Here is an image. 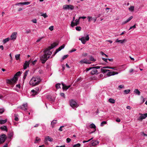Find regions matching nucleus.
Here are the masks:
<instances>
[{
	"instance_id": "f257e3e1",
	"label": "nucleus",
	"mask_w": 147,
	"mask_h": 147,
	"mask_svg": "<svg viewBox=\"0 0 147 147\" xmlns=\"http://www.w3.org/2000/svg\"><path fill=\"white\" fill-rule=\"evenodd\" d=\"M21 74V73L20 71L17 72L12 78L10 80L7 79L6 80L7 83L10 85H14V84L18 80L17 76H20Z\"/></svg>"
},
{
	"instance_id": "f03ea898",
	"label": "nucleus",
	"mask_w": 147,
	"mask_h": 147,
	"mask_svg": "<svg viewBox=\"0 0 147 147\" xmlns=\"http://www.w3.org/2000/svg\"><path fill=\"white\" fill-rule=\"evenodd\" d=\"M41 81L39 77L37 78L33 77L30 80L29 84L30 85L33 86H35L38 84Z\"/></svg>"
},
{
	"instance_id": "7ed1b4c3",
	"label": "nucleus",
	"mask_w": 147,
	"mask_h": 147,
	"mask_svg": "<svg viewBox=\"0 0 147 147\" xmlns=\"http://www.w3.org/2000/svg\"><path fill=\"white\" fill-rule=\"evenodd\" d=\"M58 44V43H57L56 42L53 43L52 44H51L50 46H49L48 48L45 49L43 51V53L45 54H47V51L57 45Z\"/></svg>"
},
{
	"instance_id": "20e7f679",
	"label": "nucleus",
	"mask_w": 147,
	"mask_h": 147,
	"mask_svg": "<svg viewBox=\"0 0 147 147\" xmlns=\"http://www.w3.org/2000/svg\"><path fill=\"white\" fill-rule=\"evenodd\" d=\"M49 57V56L47 57V54H44L43 55L41 56L40 57V59L42 63V64L45 63Z\"/></svg>"
},
{
	"instance_id": "39448f33",
	"label": "nucleus",
	"mask_w": 147,
	"mask_h": 147,
	"mask_svg": "<svg viewBox=\"0 0 147 147\" xmlns=\"http://www.w3.org/2000/svg\"><path fill=\"white\" fill-rule=\"evenodd\" d=\"M89 35H88L86 37H82L81 38H80L79 40H81L82 43L83 44H85L86 41L89 40Z\"/></svg>"
},
{
	"instance_id": "423d86ee",
	"label": "nucleus",
	"mask_w": 147,
	"mask_h": 147,
	"mask_svg": "<svg viewBox=\"0 0 147 147\" xmlns=\"http://www.w3.org/2000/svg\"><path fill=\"white\" fill-rule=\"evenodd\" d=\"M63 8L64 9H71L73 10L74 8V7L71 5H65L63 6Z\"/></svg>"
},
{
	"instance_id": "0eeeda50",
	"label": "nucleus",
	"mask_w": 147,
	"mask_h": 147,
	"mask_svg": "<svg viewBox=\"0 0 147 147\" xmlns=\"http://www.w3.org/2000/svg\"><path fill=\"white\" fill-rule=\"evenodd\" d=\"M7 137L5 134H3L1 136L0 139V144L3 143L6 139Z\"/></svg>"
},
{
	"instance_id": "6e6552de",
	"label": "nucleus",
	"mask_w": 147,
	"mask_h": 147,
	"mask_svg": "<svg viewBox=\"0 0 147 147\" xmlns=\"http://www.w3.org/2000/svg\"><path fill=\"white\" fill-rule=\"evenodd\" d=\"M70 106L73 108L77 107V104L76 101L73 100L70 101Z\"/></svg>"
},
{
	"instance_id": "1a4fd4ad",
	"label": "nucleus",
	"mask_w": 147,
	"mask_h": 147,
	"mask_svg": "<svg viewBox=\"0 0 147 147\" xmlns=\"http://www.w3.org/2000/svg\"><path fill=\"white\" fill-rule=\"evenodd\" d=\"M31 59L30 60L28 61H26L25 63H24L23 65V69H26L27 67H29V63H30Z\"/></svg>"
},
{
	"instance_id": "9d476101",
	"label": "nucleus",
	"mask_w": 147,
	"mask_h": 147,
	"mask_svg": "<svg viewBox=\"0 0 147 147\" xmlns=\"http://www.w3.org/2000/svg\"><path fill=\"white\" fill-rule=\"evenodd\" d=\"M140 116L138 118V120L140 121H142L143 119H145L146 117L145 116L144 114L139 113Z\"/></svg>"
},
{
	"instance_id": "9b49d317",
	"label": "nucleus",
	"mask_w": 147,
	"mask_h": 147,
	"mask_svg": "<svg viewBox=\"0 0 147 147\" xmlns=\"http://www.w3.org/2000/svg\"><path fill=\"white\" fill-rule=\"evenodd\" d=\"M92 69L91 71L90 72V74L91 75H94L95 74H98V71L96 69H95L94 67H92Z\"/></svg>"
},
{
	"instance_id": "f8f14e48",
	"label": "nucleus",
	"mask_w": 147,
	"mask_h": 147,
	"mask_svg": "<svg viewBox=\"0 0 147 147\" xmlns=\"http://www.w3.org/2000/svg\"><path fill=\"white\" fill-rule=\"evenodd\" d=\"M118 73L117 72L115 71H110L108 72L107 74V75L108 76H113L115 74H117Z\"/></svg>"
},
{
	"instance_id": "ddd939ff",
	"label": "nucleus",
	"mask_w": 147,
	"mask_h": 147,
	"mask_svg": "<svg viewBox=\"0 0 147 147\" xmlns=\"http://www.w3.org/2000/svg\"><path fill=\"white\" fill-rule=\"evenodd\" d=\"M27 103H26L25 104H24L22 106H20L19 107V108L22 110L25 111L27 110Z\"/></svg>"
},
{
	"instance_id": "4468645a",
	"label": "nucleus",
	"mask_w": 147,
	"mask_h": 147,
	"mask_svg": "<svg viewBox=\"0 0 147 147\" xmlns=\"http://www.w3.org/2000/svg\"><path fill=\"white\" fill-rule=\"evenodd\" d=\"M17 34V32H13L11 36V39L13 40L15 39L16 38V35Z\"/></svg>"
},
{
	"instance_id": "2eb2a0df",
	"label": "nucleus",
	"mask_w": 147,
	"mask_h": 147,
	"mask_svg": "<svg viewBox=\"0 0 147 147\" xmlns=\"http://www.w3.org/2000/svg\"><path fill=\"white\" fill-rule=\"evenodd\" d=\"M29 70H26L25 72L24 73V76L23 77V81L24 82V80L26 79V77L28 74Z\"/></svg>"
},
{
	"instance_id": "dca6fc26",
	"label": "nucleus",
	"mask_w": 147,
	"mask_h": 147,
	"mask_svg": "<svg viewBox=\"0 0 147 147\" xmlns=\"http://www.w3.org/2000/svg\"><path fill=\"white\" fill-rule=\"evenodd\" d=\"M79 63H82V64L83 63H85L87 64H89L90 63L87 61V59H84L83 60H81L80 61Z\"/></svg>"
},
{
	"instance_id": "f3484780",
	"label": "nucleus",
	"mask_w": 147,
	"mask_h": 147,
	"mask_svg": "<svg viewBox=\"0 0 147 147\" xmlns=\"http://www.w3.org/2000/svg\"><path fill=\"white\" fill-rule=\"evenodd\" d=\"M127 40L125 39L123 40H119L118 39H117L115 42H120L121 43H123L124 42L126 41Z\"/></svg>"
},
{
	"instance_id": "a211bd4d",
	"label": "nucleus",
	"mask_w": 147,
	"mask_h": 147,
	"mask_svg": "<svg viewBox=\"0 0 147 147\" xmlns=\"http://www.w3.org/2000/svg\"><path fill=\"white\" fill-rule=\"evenodd\" d=\"M45 140H48L51 142L53 141V139L49 136H47L45 138Z\"/></svg>"
},
{
	"instance_id": "6ab92c4d",
	"label": "nucleus",
	"mask_w": 147,
	"mask_h": 147,
	"mask_svg": "<svg viewBox=\"0 0 147 147\" xmlns=\"http://www.w3.org/2000/svg\"><path fill=\"white\" fill-rule=\"evenodd\" d=\"M61 84L63 86L62 89L63 90H67L68 89V88H67V86L65 85L63 83H62Z\"/></svg>"
},
{
	"instance_id": "aec40b11",
	"label": "nucleus",
	"mask_w": 147,
	"mask_h": 147,
	"mask_svg": "<svg viewBox=\"0 0 147 147\" xmlns=\"http://www.w3.org/2000/svg\"><path fill=\"white\" fill-rule=\"evenodd\" d=\"M99 142L98 141H95L91 143V146H95Z\"/></svg>"
},
{
	"instance_id": "412c9836",
	"label": "nucleus",
	"mask_w": 147,
	"mask_h": 147,
	"mask_svg": "<svg viewBox=\"0 0 147 147\" xmlns=\"http://www.w3.org/2000/svg\"><path fill=\"white\" fill-rule=\"evenodd\" d=\"M57 123V120H53L51 123V125L52 126V127L53 128L54 127V125L56 124Z\"/></svg>"
},
{
	"instance_id": "4be33fe9",
	"label": "nucleus",
	"mask_w": 147,
	"mask_h": 147,
	"mask_svg": "<svg viewBox=\"0 0 147 147\" xmlns=\"http://www.w3.org/2000/svg\"><path fill=\"white\" fill-rule=\"evenodd\" d=\"M0 129L2 130H5L7 131V128L6 126H3L0 127Z\"/></svg>"
},
{
	"instance_id": "5701e85b",
	"label": "nucleus",
	"mask_w": 147,
	"mask_h": 147,
	"mask_svg": "<svg viewBox=\"0 0 147 147\" xmlns=\"http://www.w3.org/2000/svg\"><path fill=\"white\" fill-rule=\"evenodd\" d=\"M13 132L11 131L10 132H9L8 134V137L10 139H11V137L13 136Z\"/></svg>"
},
{
	"instance_id": "b1692460",
	"label": "nucleus",
	"mask_w": 147,
	"mask_h": 147,
	"mask_svg": "<svg viewBox=\"0 0 147 147\" xmlns=\"http://www.w3.org/2000/svg\"><path fill=\"white\" fill-rule=\"evenodd\" d=\"M78 24L77 23L75 22H74L73 21H72L71 23V27H73L74 26H77Z\"/></svg>"
},
{
	"instance_id": "393cba45",
	"label": "nucleus",
	"mask_w": 147,
	"mask_h": 147,
	"mask_svg": "<svg viewBox=\"0 0 147 147\" xmlns=\"http://www.w3.org/2000/svg\"><path fill=\"white\" fill-rule=\"evenodd\" d=\"M108 101L112 103H114L115 102V100L114 99L111 98L109 99Z\"/></svg>"
},
{
	"instance_id": "a878e982",
	"label": "nucleus",
	"mask_w": 147,
	"mask_h": 147,
	"mask_svg": "<svg viewBox=\"0 0 147 147\" xmlns=\"http://www.w3.org/2000/svg\"><path fill=\"white\" fill-rule=\"evenodd\" d=\"M10 40L9 38H7L4 39L3 40V42L4 44L5 43L7 42H8Z\"/></svg>"
},
{
	"instance_id": "bb28decb",
	"label": "nucleus",
	"mask_w": 147,
	"mask_h": 147,
	"mask_svg": "<svg viewBox=\"0 0 147 147\" xmlns=\"http://www.w3.org/2000/svg\"><path fill=\"white\" fill-rule=\"evenodd\" d=\"M134 92L138 94V95H140V92L138 89H135L134 91Z\"/></svg>"
},
{
	"instance_id": "cd10ccee",
	"label": "nucleus",
	"mask_w": 147,
	"mask_h": 147,
	"mask_svg": "<svg viewBox=\"0 0 147 147\" xmlns=\"http://www.w3.org/2000/svg\"><path fill=\"white\" fill-rule=\"evenodd\" d=\"M7 121V120H0V124H3L5 123Z\"/></svg>"
},
{
	"instance_id": "c85d7f7f",
	"label": "nucleus",
	"mask_w": 147,
	"mask_h": 147,
	"mask_svg": "<svg viewBox=\"0 0 147 147\" xmlns=\"http://www.w3.org/2000/svg\"><path fill=\"white\" fill-rule=\"evenodd\" d=\"M90 59L91 61L93 62H94L96 61V60L92 56H90Z\"/></svg>"
},
{
	"instance_id": "c756f323",
	"label": "nucleus",
	"mask_w": 147,
	"mask_h": 147,
	"mask_svg": "<svg viewBox=\"0 0 147 147\" xmlns=\"http://www.w3.org/2000/svg\"><path fill=\"white\" fill-rule=\"evenodd\" d=\"M90 126V127L91 128H94L95 129H96V126L93 123L91 124Z\"/></svg>"
},
{
	"instance_id": "7c9ffc66",
	"label": "nucleus",
	"mask_w": 147,
	"mask_h": 147,
	"mask_svg": "<svg viewBox=\"0 0 147 147\" xmlns=\"http://www.w3.org/2000/svg\"><path fill=\"white\" fill-rule=\"evenodd\" d=\"M129 9L130 11H133L134 10V7L133 6H131L129 8Z\"/></svg>"
},
{
	"instance_id": "2f4dec72",
	"label": "nucleus",
	"mask_w": 147,
	"mask_h": 147,
	"mask_svg": "<svg viewBox=\"0 0 147 147\" xmlns=\"http://www.w3.org/2000/svg\"><path fill=\"white\" fill-rule=\"evenodd\" d=\"M61 50V49L59 47L58 48L56 49V50L55 51V52L54 55H55L59 51H60Z\"/></svg>"
},
{
	"instance_id": "473e14b6",
	"label": "nucleus",
	"mask_w": 147,
	"mask_h": 147,
	"mask_svg": "<svg viewBox=\"0 0 147 147\" xmlns=\"http://www.w3.org/2000/svg\"><path fill=\"white\" fill-rule=\"evenodd\" d=\"M47 98L48 99H49V100H51L53 101H54L55 100L54 98H52L50 96H48Z\"/></svg>"
},
{
	"instance_id": "72a5a7b5",
	"label": "nucleus",
	"mask_w": 147,
	"mask_h": 147,
	"mask_svg": "<svg viewBox=\"0 0 147 147\" xmlns=\"http://www.w3.org/2000/svg\"><path fill=\"white\" fill-rule=\"evenodd\" d=\"M110 70L109 69H101V71L103 72L104 73H106L107 71H109Z\"/></svg>"
},
{
	"instance_id": "f704fd0d",
	"label": "nucleus",
	"mask_w": 147,
	"mask_h": 147,
	"mask_svg": "<svg viewBox=\"0 0 147 147\" xmlns=\"http://www.w3.org/2000/svg\"><path fill=\"white\" fill-rule=\"evenodd\" d=\"M61 84L60 83H58L56 84L55 85V87L57 89H59L60 88V85Z\"/></svg>"
},
{
	"instance_id": "c9c22d12",
	"label": "nucleus",
	"mask_w": 147,
	"mask_h": 147,
	"mask_svg": "<svg viewBox=\"0 0 147 147\" xmlns=\"http://www.w3.org/2000/svg\"><path fill=\"white\" fill-rule=\"evenodd\" d=\"M40 140V139L38 137H36V138L35 141L34 142L35 143H37Z\"/></svg>"
},
{
	"instance_id": "e433bc0d",
	"label": "nucleus",
	"mask_w": 147,
	"mask_h": 147,
	"mask_svg": "<svg viewBox=\"0 0 147 147\" xmlns=\"http://www.w3.org/2000/svg\"><path fill=\"white\" fill-rule=\"evenodd\" d=\"M20 54L16 55H15V58L16 60H18L20 58Z\"/></svg>"
},
{
	"instance_id": "4c0bfd02",
	"label": "nucleus",
	"mask_w": 147,
	"mask_h": 147,
	"mask_svg": "<svg viewBox=\"0 0 147 147\" xmlns=\"http://www.w3.org/2000/svg\"><path fill=\"white\" fill-rule=\"evenodd\" d=\"M130 90L129 89H127L126 90H125L124 91V92L125 93V94H128L129 93V92H130Z\"/></svg>"
},
{
	"instance_id": "58836bf2",
	"label": "nucleus",
	"mask_w": 147,
	"mask_h": 147,
	"mask_svg": "<svg viewBox=\"0 0 147 147\" xmlns=\"http://www.w3.org/2000/svg\"><path fill=\"white\" fill-rule=\"evenodd\" d=\"M81 146V144L80 143L77 144H75L73 146V147H80Z\"/></svg>"
},
{
	"instance_id": "ea45409f",
	"label": "nucleus",
	"mask_w": 147,
	"mask_h": 147,
	"mask_svg": "<svg viewBox=\"0 0 147 147\" xmlns=\"http://www.w3.org/2000/svg\"><path fill=\"white\" fill-rule=\"evenodd\" d=\"M107 123V122L106 121H102L100 124V126H103L104 124H105Z\"/></svg>"
},
{
	"instance_id": "a19ab883",
	"label": "nucleus",
	"mask_w": 147,
	"mask_h": 147,
	"mask_svg": "<svg viewBox=\"0 0 147 147\" xmlns=\"http://www.w3.org/2000/svg\"><path fill=\"white\" fill-rule=\"evenodd\" d=\"M81 28L80 26H78L76 27V30L78 31H80L81 30Z\"/></svg>"
},
{
	"instance_id": "79ce46f5",
	"label": "nucleus",
	"mask_w": 147,
	"mask_h": 147,
	"mask_svg": "<svg viewBox=\"0 0 147 147\" xmlns=\"http://www.w3.org/2000/svg\"><path fill=\"white\" fill-rule=\"evenodd\" d=\"M41 16H43L44 18H46L48 17V16L47 15L46 13L42 14L41 15Z\"/></svg>"
},
{
	"instance_id": "37998d69",
	"label": "nucleus",
	"mask_w": 147,
	"mask_h": 147,
	"mask_svg": "<svg viewBox=\"0 0 147 147\" xmlns=\"http://www.w3.org/2000/svg\"><path fill=\"white\" fill-rule=\"evenodd\" d=\"M30 3V2H23V5H29Z\"/></svg>"
},
{
	"instance_id": "c03bdc74",
	"label": "nucleus",
	"mask_w": 147,
	"mask_h": 147,
	"mask_svg": "<svg viewBox=\"0 0 147 147\" xmlns=\"http://www.w3.org/2000/svg\"><path fill=\"white\" fill-rule=\"evenodd\" d=\"M69 55H64L62 57V60H64V59H65Z\"/></svg>"
},
{
	"instance_id": "a18cd8bd",
	"label": "nucleus",
	"mask_w": 147,
	"mask_h": 147,
	"mask_svg": "<svg viewBox=\"0 0 147 147\" xmlns=\"http://www.w3.org/2000/svg\"><path fill=\"white\" fill-rule=\"evenodd\" d=\"M17 115V114H14V116H15V117L14 119L16 121H18V117H16V115Z\"/></svg>"
},
{
	"instance_id": "49530a36",
	"label": "nucleus",
	"mask_w": 147,
	"mask_h": 147,
	"mask_svg": "<svg viewBox=\"0 0 147 147\" xmlns=\"http://www.w3.org/2000/svg\"><path fill=\"white\" fill-rule=\"evenodd\" d=\"M64 127V126H62L60 127V128L59 129V130L60 131H63V129H62V128H63Z\"/></svg>"
},
{
	"instance_id": "de8ad7c7",
	"label": "nucleus",
	"mask_w": 147,
	"mask_h": 147,
	"mask_svg": "<svg viewBox=\"0 0 147 147\" xmlns=\"http://www.w3.org/2000/svg\"><path fill=\"white\" fill-rule=\"evenodd\" d=\"M133 18V17L132 16H131L129 18H128L127 20V22H129L131 19H132Z\"/></svg>"
},
{
	"instance_id": "09e8293b",
	"label": "nucleus",
	"mask_w": 147,
	"mask_h": 147,
	"mask_svg": "<svg viewBox=\"0 0 147 147\" xmlns=\"http://www.w3.org/2000/svg\"><path fill=\"white\" fill-rule=\"evenodd\" d=\"M60 95L61 96L63 97V98H65V94L64 93H60Z\"/></svg>"
},
{
	"instance_id": "8fccbe9b",
	"label": "nucleus",
	"mask_w": 147,
	"mask_h": 147,
	"mask_svg": "<svg viewBox=\"0 0 147 147\" xmlns=\"http://www.w3.org/2000/svg\"><path fill=\"white\" fill-rule=\"evenodd\" d=\"M88 22H90L91 20H92V17H90L89 16L88 17Z\"/></svg>"
},
{
	"instance_id": "3c124183",
	"label": "nucleus",
	"mask_w": 147,
	"mask_h": 147,
	"mask_svg": "<svg viewBox=\"0 0 147 147\" xmlns=\"http://www.w3.org/2000/svg\"><path fill=\"white\" fill-rule=\"evenodd\" d=\"M31 32V31L30 29H28L26 30V33L27 34H28V33H30Z\"/></svg>"
},
{
	"instance_id": "603ef678",
	"label": "nucleus",
	"mask_w": 147,
	"mask_h": 147,
	"mask_svg": "<svg viewBox=\"0 0 147 147\" xmlns=\"http://www.w3.org/2000/svg\"><path fill=\"white\" fill-rule=\"evenodd\" d=\"M80 19H79H79H76L75 20L76 23H77V24H79V22H80Z\"/></svg>"
},
{
	"instance_id": "864d4df0",
	"label": "nucleus",
	"mask_w": 147,
	"mask_h": 147,
	"mask_svg": "<svg viewBox=\"0 0 147 147\" xmlns=\"http://www.w3.org/2000/svg\"><path fill=\"white\" fill-rule=\"evenodd\" d=\"M136 28V24L134 25L133 26H131L129 29V30H130L133 28Z\"/></svg>"
},
{
	"instance_id": "5fc2aeb1",
	"label": "nucleus",
	"mask_w": 147,
	"mask_h": 147,
	"mask_svg": "<svg viewBox=\"0 0 147 147\" xmlns=\"http://www.w3.org/2000/svg\"><path fill=\"white\" fill-rule=\"evenodd\" d=\"M49 29L51 31H52L53 30V26H51L50 27H49Z\"/></svg>"
},
{
	"instance_id": "6e6d98bb",
	"label": "nucleus",
	"mask_w": 147,
	"mask_h": 147,
	"mask_svg": "<svg viewBox=\"0 0 147 147\" xmlns=\"http://www.w3.org/2000/svg\"><path fill=\"white\" fill-rule=\"evenodd\" d=\"M66 141L67 143H69L71 141V139L69 138H67L66 139Z\"/></svg>"
},
{
	"instance_id": "4d7b16f0",
	"label": "nucleus",
	"mask_w": 147,
	"mask_h": 147,
	"mask_svg": "<svg viewBox=\"0 0 147 147\" xmlns=\"http://www.w3.org/2000/svg\"><path fill=\"white\" fill-rule=\"evenodd\" d=\"M102 59L105 62L107 63L108 62L107 60H108V59H105V58H102Z\"/></svg>"
},
{
	"instance_id": "13d9d810",
	"label": "nucleus",
	"mask_w": 147,
	"mask_h": 147,
	"mask_svg": "<svg viewBox=\"0 0 147 147\" xmlns=\"http://www.w3.org/2000/svg\"><path fill=\"white\" fill-rule=\"evenodd\" d=\"M23 5V2H20L18 3H16V5Z\"/></svg>"
},
{
	"instance_id": "bf43d9fd",
	"label": "nucleus",
	"mask_w": 147,
	"mask_h": 147,
	"mask_svg": "<svg viewBox=\"0 0 147 147\" xmlns=\"http://www.w3.org/2000/svg\"><path fill=\"white\" fill-rule=\"evenodd\" d=\"M92 67H90L89 68H87L85 71H88L89 70H90V69H92Z\"/></svg>"
},
{
	"instance_id": "052dcab7",
	"label": "nucleus",
	"mask_w": 147,
	"mask_h": 147,
	"mask_svg": "<svg viewBox=\"0 0 147 147\" xmlns=\"http://www.w3.org/2000/svg\"><path fill=\"white\" fill-rule=\"evenodd\" d=\"M124 86H122L121 85H119V90L121 89L124 88Z\"/></svg>"
},
{
	"instance_id": "680f3d73",
	"label": "nucleus",
	"mask_w": 147,
	"mask_h": 147,
	"mask_svg": "<svg viewBox=\"0 0 147 147\" xmlns=\"http://www.w3.org/2000/svg\"><path fill=\"white\" fill-rule=\"evenodd\" d=\"M65 46V45L64 44H63L60 47H59L61 49H63V48H64Z\"/></svg>"
},
{
	"instance_id": "e2e57ef3",
	"label": "nucleus",
	"mask_w": 147,
	"mask_h": 147,
	"mask_svg": "<svg viewBox=\"0 0 147 147\" xmlns=\"http://www.w3.org/2000/svg\"><path fill=\"white\" fill-rule=\"evenodd\" d=\"M94 67V68L95 69H98L100 68V66H96L94 67Z\"/></svg>"
},
{
	"instance_id": "0e129e2a",
	"label": "nucleus",
	"mask_w": 147,
	"mask_h": 147,
	"mask_svg": "<svg viewBox=\"0 0 147 147\" xmlns=\"http://www.w3.org/2000/svg\"><path fill=\"white\" fill-rule=\"evenodd\" d=\"M37 61V60H35L34 61H32V63L33 65H34L36 63V62Z\"/></svg>"
},
{
	"instance_id": "69168bd1",
	"label": "nucleus",
	"mask_w": 147,
	"mask_h": 147,
	"mask_svg": "<svg viewBox=\"0 0 147 147\" xmlns=\"http://www.w3.org/2000/svg\"><path fill=\"white\" fill-rule=\"evenodd\" d=\"M32 21L34 23H36V19H33L32 20Z\"/></svg>"
},
{
	"instance_id": "338daca9",
	"label": "nucleus",
	"mask_w": 147,
	"mask_h": 147,
	"mask_svg": "<svg viewBox=\"0 0 147 147\" xmlns=\"http://www.w3.org/2000/svg\"><path fill=\"white\" fill-rule=\"evenodd\" d=\"M52 54V52L51 51H49L47 53V55H51Z\"/></svg>"
},
{
	"instance_id": "774afa93",
	"label": "nucleus",
	"mask_w": 147,
	"mask_h": 147,
	"mask_svg": "<svg viewBox=\"0 0 147 147\" xmlns=\"http://www.w3.org/2000/svg\"><path fill=\"white\" fill-rule=\"evenodd\" d=\"M16 87L19 88H20V84H19L16 85Z\"/></svg>"
}]
</instances>
